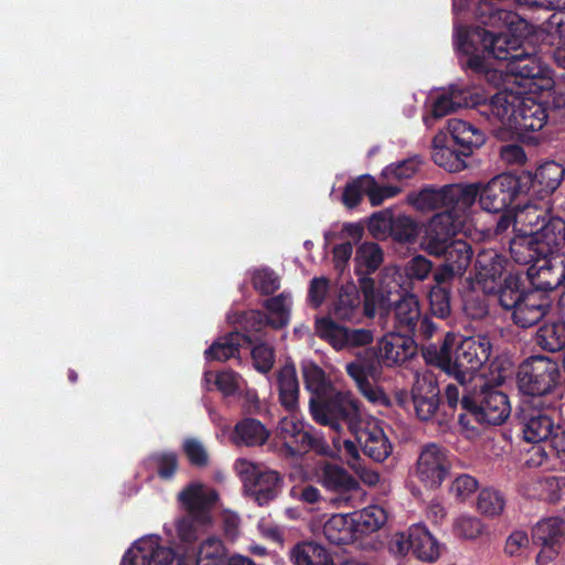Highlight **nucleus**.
Listing matches in <instances>:
<instances>
[{
	"mask_svg": "<svg viewBox=\"0 0 565 565\" xmlns=\"http://www.w3.org/2000/svg\"><path fill=\"white\" fill-rule=\"evenodd\" d=\"M472 256V248L467 242L462 239H455L446 247L445 254L441 255L445 262L435 271V281L438 284H445L456 277H461L468 269Z\"/></svg>",
	"mask_w": 565,
	"mask_h": 565,
	"instance_id": "aec40b11",
	"label": "nucleus"
},
{
	"mask_svg": "<svg viewBox=\"0 0 565 565\" xmlns=\"http://www.w3.org/2000/svg\"><path fill=\"white\" fill-rule=\"evenodd\" d=\"M454 531L456 535L462 539L476 540L483 535L486 525L477 516L462 514L455 520Z\"/></svg>",
	"mask_w": 565,
	"mask_h": 565,
	"instance_id": "8fccbe9b",
	"label": "nucleus"
},
{
	"mask_svg": "<svg viewBox=\"0 0 565 565\" xmlns=\"http://www.w3.org/2000/svg\"><path fill=\"white\" fill-rule=\"evenodd\" d=\"M504 269V259L493 249L478 254L475 264V281L484 294L497 291L498 280Z\"/></svg>",
	"mask_w": 565,
	"mask_h": 565,
	"instance_id": "bb28decb",
	"label": "nucleus"
},
{
	"mask_svg": "<svg viewBox=\"0 0 565 565\" xmlns=\"http://www.w3.org/2000/svg\"><path fill=\"white\" fill-rule=\"evenodd\" d=\"M290 558L295 565H334L329 551L313 542H302L294 546Z\"/></svg>",
	"mask_w": 565,
	"mask_h": 565,
	"instance_id": "c9c22d12",
	"label": "nucleus"
},
{
	"mask_svg": "<svg viewBox=\"0 0 565 565\" xmlns=\"http://www.w3.org/2000/svg\"><path fill=\"white\" fill-rule=\"evenodd\" d=\"M462 156V150L456 152L449 147L445 149L439 148V150L431 153L434 162L449 172H458L466 168Z\"/></svg>",
	"mask_w": 565,
	"mask_h": 565,
	"instance_id": "864d4df0",
	"label": "nucleus"
},
{
	"mask_svg": "<svg viewBox=\"0 0 565 565\" xmlns=\"http://www.w3.org/2000/svg\"><path fill=\"white\" fill-rule=\"evenodd\" d=\"M551 308V299L541 290H531L523 295L512 311L513 321L522 327L529 328L539 322Z\"/></svg>",
	"mask_w": 565,
	"mask_h": 565,
	"instance_id": "a878e982",
	"label": "nucleus"
},
{
	"mask_svg": "<svg viewBox=\"0 0 565 565\" xmlns=\"http://www.w3.org/2000/svg\"><path fill=\"white\" fill-rule=\"evenodd\" d=\"M360 280L364 295V313L367 317H373L377 309L387 306L390 295L398 292L402 287L403 277L397 267L385 268L379 290L375 289L372 279L364 277Z\"/></svg>",
	"mask_w": 565,
	"mask_h": 565,
	"instance_id": "a211bd4d",
	"label": "nucleus"
},
{
	"mask_svg": "<svg viewBox=\"0 0 565 565\" xmlns=\"http://www.w3.org/2000/svg\"><path fill=\"white\" fill-rule=\"evenodd\" d=\"M530 264L532 266L529 269V275L533 279V285L537 288L536 290L562 288L564 291L565 258L563 256L540 257Z\"/></svg>",
	"mask_w": 565,
	"mask_h": 565,
	"instance_id": "4be33fe9",
	"label": "nucleus"
},
{
	"mask_svg": "<svg viewBox=\"0 0 565 565\" xmlns=\"http://www.w3.org/2000/svg\"><path fill=\"white\" fill-rule=\"evenodd\" d=\"M419 234L418 224L406 215H399L394 218L391 235L394 239L402 243H412Z\"/></svg>",
	"mask_w": 565,
	"mask_h": 565,
	"instance_id": "603ef678",
	"label": "nucleus"
},
{
	"mask_svg": "<svg viewBox=\"0 0 565 565\" xmlns=\"http://www.w3.org/2000/svg\"><path fill=\"white\" fill-rule=\"evenodd\" d=\"M255 369L262 373L268 372L274 364V352L267 344L255 345L252 350Z\"/></svg>",
	"mask_w": 565,
	"mask_h": 565,
	"instance_id": "338daca9",
	"label": "nucleus"
},
{
	"mask_svg": "<svg viewBox=\"0 0 565 565\" xmlns=\"http://www.w3.org/2000/svg\"><path fill=\"white\" fill-rule=\"evenodd\" d=\"M270 436V431L264 424L255 418H244L235 425L231 436L232 441L237 446H262Z\"/></svg>",
	"mask_w": 565,
	"mask_h": 565,
	"instance_id": "473e14b6",
	"label": "nucleus"
},
{
	"mask_svg": "<svg viewBox=\"0 0 565 565\" xmlns=\"http://www.w3.org/2000/svg\"><path fill=\"white\" fill-rule=\"evenodd\" d=\"M441 284L437 282L429 292V302L431 312L439 317L445 318L450 312V301L448 291L440 287Z\"/></svg>",
	"mask_w": 565,
	"mask_h": 565,
	"instance_id": "13d9d810",
	"label": "nucleus"
},
{
	"mask_svg": "<svg viewBox=\"0 0 565 565\" xmlns=\"http://www.w3.org/2000/svg\"><path fill=\"white\" fill-rule=\"evenodd\" d=\"M547 121V111L543 104L532 96L522 94L512 134L526 138L529 132L541 130Z\"/></svg>",
	"mask_w": 565,
	"mask_h": 565,
	"instance_id": "393cba45",
	"label": "nucleus"
},
{
	"mask_svg": "<svg viewBox=\"0 0 565 565\" xmlns=\"http://www.w3.org/2000/svg\"><path fill=\"white\" fill-rule=\"evenodd\" d=\"M450 467L448 451L437 444H427L419 452L416 476L426 487L435 489L444 482Z\"/></svg>",
	"mask_w": 565,
	"mask_h": 565,
	"instance_id": "2eb2a0df",
	"label": "nucleus"
},
{
	"mask_svg": "<svg viewBox=\"0 0 565 565\" xmlns=\"http://www.w3.org/2000/svg\"><path fill=\"white\" fill-rule=\"evenodd\" d=\"M225 548L223 542L216 536L203 541L199 550L186 548L178 558V565H223Z\"/></svg>",
	"mask_w": 565,
	"mask_h": 565,
	"instance_id": "c85d7f7f",
	"label": "nucleus"
},
{
	"mask_svg": "<svg viewBox=\"0 0 565 565\" xmlns=\"http://www.w3.org/2000/svg\"><path fill=\"white\" fill-rule=\"evenodd\" d=\"M433 98L431 117L424 118L427 127L431 126V118H441L463 107H477L482 100V94L476 88L454 84L439 90Z\"/></svg>",
	"mask_w": 565,
	"mask_h": 565,
	"instance_id": "dca6fc26",
	"label": "nucleus"
},
{
	"mask_svg": "<svg viewBox=\"0 0 565 565\" xmlns=\"http://www.w3.org/2000/svg\"><path fill=\"white\" fill-rule=\"evenodd\" d=\"M564 245L565 221L548 217L547 222L531 235H515L510 243V252L516 263L529 264L540 257L562 256L559 252Z\"/></svg>",
	"mask_w": 565,
	"mask_h": 565,
	"instance_id": "20e7f679",
	"label": "nucleus"
},
{
	"mask_svg": "<svg viewBox=\"0 0 565 565\" xmlns=\"http://www.w3.org/2000/svg\"><path fill=\"white\" fill-rule=\"evenodd\" d=\"M419 160L416 158H411L407 160H403L398 163H392L387 166L382 174L388 181L391 180H406L412 178L419 168Z\"/></svg>",
	"mask_w": 565,
	"mask_h": 565,
	"instance_id": "5fc2aeb1",
	"label": "nucleus"
},
{
	"mask_svg": "<svg viewBox=\"0 0 565 565\" xmlns=\"http://www.w3.org/2000/svg\"><path fill=\"white\" fill-rule=\"evenodd\" d=\"M312 418L333 431L340 433L345 423L350 433L364 452L376 462H382L393 451V446L379 419L363 415L350 393H339L324 404L311 402Z\"/></svg>",
	"mask_w": 565,
	"mask_h": 565,
	"instance_id": "f03ea898",
	"label": "nucleus"
},
{
	"mask_svg": "<svg viewBox=\"0 0 565 565\" xmlns=\"http://www.w3.org/2000/svg\"><path fill=\"white\" fill-rule=\"evenodd\" d=\"M367 185L366 195L373 206L382 204L386 199L395 196L401 191V189L395 185H379L372 177Z\"/></svg>",
	"mask_w": 565,
	"mask_h": 565,
	"instance_id": "0e129e2a",
	"label": "nucleus"
},
{
	"mask_svg": "<svg viewBox=\"0 0 565 565\" xmlns=\"http://www.w3.org/2000/svg\"><path fill=\"white\" fill-rule=\"evenodd\" d=\"M247 341V338L238 332H232L226 337L217 339L207 350L205 359L209 361H226L238 353L239 347Z\"/></svg>",
	"mask_w": 565,
	"mask_h": 565,
	"instance_id": "a19ab883",
	"label": "nucleus"
},
{
	"mask_svg": "<svg viewBox=\"0 0 565 565\" xmlns=\"http://www.w3.org/2000/svg\"><path fill=\"white\" fill-rule=\"evenodd\" d=\"M559 371L556 362L546 356H532L522 363L518 372V385L523 394L541 396L557 384Z\"/></svg>",
	"mask_w": 565,
	"mask_h": 565,
	"instance_id": "9d476101",
	"label": "nucleus"
},
{
	"mask_svg": "<svg viewBox=\"0 0 565 565\" xmlns=\"http://www.w3.org/2000/svg\"><path fill=\"white\" fill-rule=\"evenodd\" d=\"M291 307V295L289 292H282L265 301L267 316H264L259 311H250L246 319L247 321L255 322V330H260L265 324L276 329L284 328L290 321Z\"/></svg>",
	"mask_w": 565,
	"mask_h": 565,
	"instance_id": "b1692460",
	"label": "nucleus"
},
{
	"mask_svg": "<svg viewBox=\"0 0 565 565\" xmlns=\"http://www.w3.org/2000/svg\"><path fill=\"white\" fill-rule=\"evenodd\" d=\"M433 264L425 256L417 255L413 257L405 266V274L411 279L424 280L428 277Z\"/></svg>",
	"mask_w": 565,
	"mask_h": 565,
	"instance_id": "e2e57ef3",
	"label": "nucleus"
},
{
	"mask_svg": "<svg viewBox=\"0 0 565 565\" xmlns=\"http://www.w3.org/2000/svg\"><path fill=\"white\" fill-rule=\"evenodd\" d=\"M413 403L417 417L429 420L439 406V388L430 373L416 374L413 386Z\"/></svg>",
	"mask_w": 565,
	"mask_h": 565,
	"instance_id": "5701e85b",
	"label": "nucleus"
},
{
	"mask_svg": "<svg viewBox=\"0 0 565 565\" xmlns=\"http://www.w3.org/2000/svg\"><path fill=\"white\" fill-rule=\"evenodd\" d=\"M254 287L263 294H271L279 287L278 276L268 268L257 269L253 274Z\"/></svg>",
	"mask_w": 565,
	"mask_h": 565,
	"instance_id": "052dcab7",
	"label": "nucleus"
},
{
	"mask_svg": "<svg viewBox=\"0 0 565 565\" xmlns=\"http://www.w3.org/2000/svg\"><path fill=\"white\" fill-rule=\"evenodd\" d=\"M360 306L361 298L356 286L347 284L340 288L331 313L339 320L352 321L356 318Z\"/></svg>",
	"mask_w": 565,
	"mask_h": 565,
	"instance_id": "f704fd0d",
	"label": "nucleus"
},
{
	"mask_svg": "<svg viewBox=\"0 0 565 565\" xmlns=\"http://www.w3.org/2000/svg\"><path fill=\"white\" fill-rule=\"evenodd\" d=\"M358 533L365 534L377 531L387 521L386 511L380 505H369L352 513Z\"/></svg>",
	"mask_w": 565,
	"mask_h": 565,
	"instance_id": "49530a36",
	"label": "nucleus"
},
{
	"mask_svg": "<svg viewBox=\"0 0 565 565\" xmlns=\"http://www.w3.org/2000/svg\"><path fill=\"white\" fill-rule=\"evenodd\" d=\"M477 19L493 30L456 26L455 46L459 61L462 67L483 74L490 84L499 86L503 79V70L490 68L484 55L510 62L521 51L522 40L529 33V23L509 10L491 11L487 18Z\"/></svg>",
	"mask_w": 565,
	"mask_h": 565,
	"instance_id": "f257e3e1",
	"label": "nucleus"
},
{
	"mask_svg": "<svg viewBox=\"0 0 565 565\" xmlns=\"http://www.w3.org/2000/svg\"><path fill=\"white\" fill-rule=\"evenodd\" d=\"M290 497L305 504H316L322 501L321 491L311 484L294 486Z\"/></svg>",
	"mask_w": 565,
	"mask_h": 565,
	"instance_id": "774afa93",
	"label": "nucleus"
},
{
	"mask_svg": "<svg viewBox=\"0 0 565 565\" xmlns=\"http://www.w3.org/2000/svg\"><path fill=\"white\" fill-rule=\"evenodd\" d=\"M210 523H201L196 518L188 513L186 516L177 522L178 537L183 543H193L201 531Z\"/></svg>",
	"mask_w": 565,
	"mask_h": 565,
	"instance_id": "6e6d98bb",
	"label": "nucleus"
},
{
	"mask_svg": "<svg viewBox=\"0 0 565 565\" xmlns=\"http://www.w3.org/2000/svg\"><path fill=\"white\" fill-rule=\"evenodd\" d=\"M562 427L555 424L550 409H532L523 415V436L532 444L546 443L559 450L563 440Z\"/></svg>",
	"mask_w": 565,
	"mask_h": 565,
	"instance_id": "f3484780",
	"label": "nucleus"
},
{
	"mask_svg": "<svg viewBox=\"0 0 565 565\" xmlns=\"http://www.w3.org/2000/svg\"><path fill=\"white\" fill-rule=\"evenodd\" d=\"M234 468L244 482L246 491L259 505L268 503L280 491L281 478L275 470L245 458L237 459Z\"/></svg>",
	"mask_w": 565,
	"mask_h": 565,
	"instance_id": "1a4fd4ad",
	"label": "nucleus"
},
{
	"mask_svg": "<svg viewBox=\"0 0 565 565\" xmlns=\"http://www.w3.org/2000/svg\"><path fill=\"white\" fill-rule=\"evenodd\" d=\"M447 129L454 141L462 148L463 157L469 156L473 148H478L484 142L483 132L462 119H449Z\"/></svg>",
	"mask_w": 565,
	"mask_h": 565,
	"instance_id": "2f4dec72",
	"label": "nucleus"
},
{
	"mask_svg": "<svg viewBox=\"0 0 565 565\" xmlns=\"http://www.w3.org/2000/svg\"><path fill=\"white\" fill-rule=\"evenodd\" d=\"M478 194L476 185L449 184L441 188L427 186L407 195V202L420 212L438 209L445 211H471Z\"/></svg>",
	"mask_w": 565,
	"mask_h": 565,
	"instance_id": "423d86ee",
	"label": "nucleus"
},
{
	"mask_svg": "<svg viewBox=\"0 0 565 565\" xmlns=\"http://www.w3.org/2000/svg\"><path fill=\"white\" fill-rule=\"evenodd\" d=\"M478 490V481L469 476L457 477L450 487V493L459 501H466Z\"/></svg>",
	"mask_w": 565,
	"mask_h": 565,
	"instance_id": "bf43d9fd",
	"label": "nucleus"
},
{
	"mask_svg": "<svg viewBox=\"0 0 565 565\" xmlns=\"http://www.w3.org/2000/svg\"><path fill=\"white\" fill-rule=\"evenodd\" d=\"M416 352L414 341L397 332L385 334L377 344V359L382 365L402 364Z\"/></svg>",
	"mask_w": 565,
	"mask_h": 565,
	"instance_id": "cd10ccee",
	"label": "nucleus"
},
{
	"mask_svg": "<svg viewBox=\"0 0 565 565\" xmlns=\"http://www.w3.org/2000/svg\"><path fill=\"white\" fill-rule=\"evenodd\" d=\"M315 328L317 335L329 342L333 349H348L345 327L337 324L331 318L322 317L316 319Z\"/></svg>",
	"mask_w": 565,
	"mask_h": 565,
	"instance_id": "de8ad7c7",
	"label": "nucleus"
},
{
	"mask_svg": "<svg viewBox=\"0 0 565 565\" xmlns=\"http://www.w3.org/2000/svg\"><path fill=\"white\" fill-rule=\"evenodd\" d=\"M478 188L479 203L482 210L490 213L503 211L519 193L520 180L510 173L492 178L486 184L475 183Z\"/></svg>",
	"mask_w": 565,
	"mask_h": 565,
	"instance_id": "ddd939ff",
	"label": "nucleus"
},
{
	"mask_svg": "<svg viewBox=\"0 0 565 565\" xmlns=\"http://www.w3.org/2000/svg\"><path fill=\"white\" fill-rule=\"evenodd\" d=\"M318 481L329 491L341 493L342 495L334 499L333 502L338 507L348 505L350 497L347 493L358 491L359 482L343 467L335 463H322L317 469Z\"/></svg>",
	"mask_w": 565,
	"mask_h": 565,
	"instance_id": "412c9836",
	"label": "nucleus"
},
{
	"mask_svg": "<svg viewBox=\"0 0 565 565\" xmlns=\"http://www.w3.org/2000/svg\"><path fill=\"white\" fill-rule=\"evenodd\" d=\"M504 89L497 93L489 102L482 94V100L478 105L479 111L487 118L493 129L499 132H511L515 128V118L522 90H513V86L504 85Z\"/></svg>",
	"mask_w": 565,
	"mask_h": 565,
	"instance_id": "9b49d317",
	"label": "nucleus"
},
{
	"mask_svg": "<svg viewBox=\"0 0 565 565\" xmlns=\"http://www.w3.org/2000/svg\"><path fill=\"white\" fill-rule=\"evenodd\" d=\"M501 84L514 86L525 94L552 88L554 82L551 68L536 54L526 53L522 47L507 63Z\"/></svg>",
	"mask_w": 565,
	"mask_h": 565,
	"instance_id": "39448f33",
	"label": "nucleus"
},
{
	"mask_svg": "<svg viewBox=\"0 0 565 565\" xmlns=\"http://www.w3.org/2000/svg\"><path fill=\"white\" fill-rule=\"evenodd\" d=\"M394 217L387 211L374 213L369 222V231L374 237H384L392 233Z\"/></svg>",
	"mask_w": 565,
	"mask_h": 565,
	"instance_id": "680f3d73",
	"label": "nucleus"
},
{
	"mask_svg": "<svg viewBox=\"0 0 565 565\" xmlns=\"http://www.w3.org/2000/svg\"><path fill=\"white\" fill-rule=\"evenodd\" d=\"M183 509L201 523H211V510L216 504V491L201 482H191L178 495Z\"/></svg>",
	"mask_w": 565,
	"mask_h": 565,
	"instance_id": "6ab92c4d",
	"label": "nucleus"
},
{
	"mask_svg": "<svg viewBox=\"0 0 565 565\" xmlns=\"http://www.w3.org/2000/svg\"><path fill=\"white\" fill-rule=\"evenodd\" d=\"M535 342L542 349L556 352L565 348V323L547 322L536 332Z\"/></svg>",
	"mask_w": 565,
	"mask_h": 565,
	"instance_id": "c03bdc74",
	"label": "nucleus"
},
{
	"mask_svg": "<svg viewBox=\"0 0 565 565\" xmlns=\"http://www.w3.org/2000/svg\"><path fill=\"white\" fill-rule=\"evenodd\" d=\"M492 351V343L484 334L457 340L452 333H447L443 345L427 348L424 356L427 362L436 364L449 375H454L460 385L466 386L473 383L477 388L478 382L484 381L481 367L489 360Z\"/></svg>",
	"mask_w": 565,
	"mask_h": 565,
	"instance_id": "7ed1b4c3",
	"label": "nucleus"
},
{
	"mask_svg": "<svg viewBox=\"0 0 565 565\" xmlns=\"http://www.w3.org/2000/svg\"><path fill=\"white\" fill-rule=\"evenodd\" d=\"M370 175H362L347 184L342 195L344 205L350 209L356 206L360 203L363 194H367V183L370 184Z\"/></svg>",
	"mask_w": 565,
	"mask_h": 565,
	"instance_id": "4d7b16f0",
	"label": "nucleus"
},
{
	"mask_svg": "<svg viewBox=\"0 0 565 565\" xmlns=\"http://www.w3.org/2000/svg\"><path fill=\"white\" fill-rule=\"evenodd\" d=\"M275 439L279 451L288 457L306 452L319 441L311 428L294 412L279 420L275 429Z\"/></svg>",
	"mask_w": 565,
	"mask_h": 565,
	"instance_id": "f8f14e48",
	"label": "nucleus"
},
{
	"mask_svg": "<svg viewBox=\"0 0 565 565\" xmlns=\"http://www.w3.org/2000/svg\"><path fill=\"white\" fill-rule=\"evenodd\" d=\"M565 169L554 161L545 162L537 168L532 180V189L541 194L550 195L561 184Z\"/></svg>",
	"mask_w": 565,
	"mask_h": 565,
	"instance_id": "e433bc0d",
	"label": "nucleus"
},
{
	"mask_svg": "<svg viewBox=\"0 0 565 565\" xmlns=\"http://www.w3.org/2000/svg\"><path fill=\"white\" fill-rule=\"evenodd\" d=\"M535 543H547L559 546L565 540V522L558 518L544 519L533 529Z\"/></svg>",
	"mask_w": 565,
	"mask_h": 565,
	"instance_id": "79ce46f5",
	"label": "nucleus"
},
{
	"mask_svg": "<svg viewBox=\"0 0 565 565\" xmlns=\"http://www.w3.org/2000/svg\"><path fill=\"white\" fill-rule=\"evenodd\" d=\"M173 551L154 534L136 540L126 551L120 565H172Z\"/></svg>",
	"mask_w": 565,
	"mask_h": 565,
	"instance_id": "4468645a",
	"label": "nucleus"
},
{
	"mask_svg": "<svg viewBox=\"0 0 565 565\" xmlns=\"http://www.w3.org/2000/svg\"><path fill=\"white\" fill-rule=\"evenodd\" d=\"M548 220L547 204L525 203L513 210V231L516 235H531Z\"/></svg>",
	"mask_w": 565,
	"mask_h": 565,
	"instance_id": "c756f323",
	"label": "nucleus"
},
{
	"mask_svg": "<svg viewBox=\"0 0 565 565\" xmlns=\"http://www.w3.org/2000/svg\"><path fill=\"white\" fill-rule=\"evenodd\" d=\"M477 505L482 514L497 516L502 513L505 502L498 491L484 489L479 493Z\"/></svg>",
	"mask_w": 565,
	"mask_h": 565,
	"instance_id": "3c124183",
	"label": "nucleus"
},
{
	"mask_svg": "<svg viewBox=\"0 0 565 565\" xmlns=\"http://www.w3.org/2000/svg\"><path fill=\"white\" fill-rule=\"evenodd\" d=\"M279 399L281 405L289 412L297 408L299 383L296 367L292 364H286L278 374Z\"/></svg>",
	"mask_w": 565,
	"mask_h": 565,
	"instance_id": "58836bf2",
	"label": "nucleus"
},
{
	"mask_svg": "<svg viewBox=\"0 0 565 565\" xmlns=\"http://www.w3.org/2000/svg\"><path fill=\"white\" fill-rule=\"evenodd\" d=\"M396 323L401 329L413 331L420 318L419 302L416 296L405 295L395 305Z\"/></svg>",
	"mask_w": 565,
	"mask_h": 565,
	"instance_id": "a18cd8bd",
	"label": "nucleus"
},
{
	"mask_svg": "<svg viewBox=\"0 0 565 565\" xmlns=\"http://www.w3.org/2000/svg\"><path fill=\"white\" fill-rule=\"evenodd\" d=\"M322 533L332 544H347L358 533L352 514H333L323 524Z\"/></svg>",
	"mask_w": 565,
	"mask_h": 565,
	"instance_id": "72a5a7b5",
	"label": "nucleus"
},
{
	"mask_svg": "<svg viewBox=\"0 0 565 565\" xmlns=\"http://www.w3.org/2000/svg\"><path fill=\"white\" fill-rule=\"evenodd\" d=\"M525 292L521 291L520 279L515 275H509L498 289V299L502 308L513 311L519 300Z\"/></svg>",
	"mask_w": 565,
	"mask_h": 565,
	"instance_id": "09e8293b",
	"label": "nucleus"
},
{
	"mask_svg": "<svg viewBox=\"0 0 565 565\" xmlns=\"http://www.w3.org/2000/svg\"><path fill=\"white\" fill-rule=\"evenodd\" d=\"M477 387H480L479 393L462 397V407L479 423L489 425L504 423L511 413L508 396L483 383V381L478 382Z\"/></svg>",
	"mask_w": 565,
	"mask_h": 565,
	"instance_id": "6e6552de",
	"label": "nucleus"
},
{
	"mask_svg": "<svg viewBox=\"0 0 565 565\" xmlns=\"http://www.w3.org/2000/svg\"><path fill=\"white\" fill-rule=\"evenodd\" d=\"M302 374L307 390L313 394L310 402L315 401L317 404H324L340 393L331 392V385L324 372L311 361H303ZM309 404L311 405V403Z\"/></svg>",
	"mask_w": 565,
	"mask_h": 565,
	"instance_id": "7c9ffc66",
	"label": "nucleus"
},
{
	"mask_svg": "<svg viewBox=\"0 0 565 565\" xmlns=\"http://www.w3.org/2000/svg\"><path fill=\"white\" fill-rule=\"evenodd\" d=\"M469 220L470 211L436 213L423 227L420 248L431 256L441 257Z\"/></svg>",
	"mask_w": 565,
	"mask_h": 565,
	"instance_id": "0eeeda50",
	"label": "nucleus"
},
{
	"mask_svg": "<svg viewBox=\"0 0 565 565\" xmlns=\"http://www.w3.org/2000/svg\"><path fill=\"white\" fill-rule=\"evenodd\" d=\"M203 384L207 391L215 388L224 396L236 394L244 386V380L231 370H224L218 373L211 371L204 372Z\"/></svg>",
	"mask_w": 565,
	"mask_h": 565,
	"instance_id": "ea45409f",
	"label": "nucleus"
},
{
	"mask_svg": "<svg viewBox=\"0 0 565 565\" xmlns=\"http://www.w3.org/2000/svg\"><path fill=\"white\" fill-rule=\"evenodd\" d=\"M330 290V281L326 277H315L310 281L309 291H308V301L309 303L318 308L320 307L327 295Z\"/></svg>",
	"mask_w": 565,
	"mask_h": 565,
	"instance_id": "69168bd1",
	"label": "nucleus"
},
{
	"mask_svg": "<svg viewBox=\"0 0 565 565\" xmlns=\"http://www.w3.org/2000/svg\"><path fill=\"white\" fill-rule=\"evenodd\" d=\"M383 262V252L376 243L364 242L355 253V271L359 275H366L375 271Z\"/></svg>",
	"mask_w": 565,
	"mask_h": 565,
	"instance_id": "37998d69",
	"label": "nucleus"
},
{
	"mask_svg": "<svg viewBox=\"0 0 565 565\" xmlns=\"http://www.w3.org/2000/svg\"><path fill=\"white\" fill-rule=\"evenodd\" d=\"M411 537L413 539V553L419 559L434 562L440 556V544L426 526L422 524L411 526Z\"/></svg>",
	"mask_w": 565,
	"mask_h": 565,
	"instance_id": "4c0bfd02",
	"label": "nucleus"
}]
</instances>
